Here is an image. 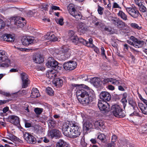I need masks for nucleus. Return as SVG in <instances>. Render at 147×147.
<instances>
[{
	"label": "nucleus",
	"instance_id": "nucleus-1",
	"mask_svg": "<svg viewBox=\"0 0 147 147\" xmlns=\"http://www.w3.org/2000/svg\"><path fill=\"white\" fill-rule=\"evenodd\" d=\"M78 98L80 96L82 98L81 103L83 105H87L91 102L95 98V95L93 91L88 92L83 89L78 90L76 92Z\"/></svg>",
	"mask_w": 147,
	"mask_h": 147
},
{
	"label": "nucleus",
	"instance_id": "nucleus-2",
	"mask_svg": "<svg viewBox=\"0 0 147 147\" xmlns=\"http://www.w3.org/2000/svg\"><path fill=\"white\" fill-rule=\"evenodd\" d=\"M111 111L113 115L116 117L122 118L125 115L123 109L118 105H113L111 108Z\"/></svg>",
	"mask_w": 147,
	"mask_h": 147
},
{
	"label": "nucleus",
	"instance_id": "nucleus-3",
	"mask_svg": "<svg viewBox=\"0 0 147 147\" xmlns=\"http://www.w3.org/2000/svg\"><path fill=\"white\" fill-rule=\"evenodd\" d=\"M67 9L70 14L79 20L82 18V15L80 12L76 11L74 5L71 4H69L67 7Z\"/></svg>",
	"mask_w": 147,
	"mask_h": 147
},
{
	"label": "nucleus",
	"instance_id": "nucleus-4",
	"mask_svg": "<svg viewBox=\"0 0 147 147\" xmlns=\"http://www.w3.org/2000/svg\"><path fill=\"white\" fill-rule=\"evenodd\" d=\"M73 123L72 121L69 122L68 123L64 125L62 130L64 134L70 138H71L72 128Z\"/></svg>",
	"mask_w": 147,
	"mask_h": 147
},
{
	"label": "nucleus",
	"instance_id": "nucleus-5",
	"mask_svg": "<svg viewBox=\"0 0 147 147\" xmlns=\"http://www.w3.org/2000/svg\"><path fill=\"white\" fill-rule=\"evenodd\" d=\"M58 62L55 60L53 58L49 57L48 60L46 64V65L48 68H51L53 69L57 70L60 69L58 65Z\"/></svg>",
	"mask_w": 147,
	"mask_h": 147
},
{
	"label": "nucleus",
	"instance_id": "nucleus-6",
	"mask_svg": "<svg viewBox=\"0 0 147 147\" xmlns=\"http://www.w3.org/2000/svg\"><path fill=\"white\" fill-rule=\"evenodd\" d=\"M71 138H75L78 137L81 134L82 130L81 127L73 123Z\"/></svg>",
	"mask_w": 147,
	"mask_h": 147
},
{
	"label": "nucleus",
	"instance_id": "nucleus-7",
	"mask_svg": "<svg viewBox=\"0 0 147 147\" xmlns=\"http://www.w3.org/2000/svg\"><path fill=\"white\" fill-rule=\"evenodd\" d=\"M126 10L128 13L134 18H137L140 14L139 11L136 8L126 7Z\"/></svg>",
	"mask_w": 147,
	"mask_h": 147
},
{
	"label": "nucleus",
	"instance_id": "nucleus-8",
	"mask_svg": "<svg viewBox=\"0 0 147 147\" xmlns=\"http://www.w3.org/2000/svg\"><path fill=\"white\" fill-rule=\"evenodd\" d=\"M77 66L76 62L74 61H70L65 63L63 65V67L67 70H72L76 68Z\"/></svg>",
	"mask_w": 147,
	"mask_h": 147
},
{
	"label": "nucleus",
	"instance_id": "nucleus-9",
	"mask_svg": "<svg viewBox=\"0 0 147 147\" xmlns=\"http://www.w3.org/2000/svg\"><path fill=\"white\" fill-rule=\"evenodd\" d=\"M21 78L22 81V87L23 88H26L30 84V81L27 74L24 72H22L20 74Z\"/></svg>",
	"mask_w": 147,
	"mask_h": 147
},
{
	"label": "nucleus",
	"instance_id": "nucleus-10",
	"mask_svg": "<svg viewBox=\"0 0 147 147\" xmlns=\"http://www.w3.org/2000/svg\"><path fill=\"white\" fill-rule=\"evenodd\" d=\"M82 115L83 119V127L87 131H88L92 127L93 125L89 122V119L86 116L84 115Z\"/></svg>",
	"mask_w": 147,
	"mask_h": 147
},
{
	"label": "nucleus",
	"instance_id": "nucleus-11",
	"mask_svg": "<svg viewBox=\"0 0 147 147\" xmlns=\"http://www.w3.org/2000/svg\"><path fill=\"white\" fill-rule=\"evenodd\" d=\"M24 139L28 143L34 144L36 142V138L28 133L25 132L24 133Z\"/></svg>",
	"mask_w": 147,
	"mask_h": 147
},
{
	"label": "nucleus",
	"instance_id": "nucleus-12",
	"mask_svg": "<svg viewBox=\"0 0 147 147\" xmlns=\"http://www.w3.org/2000/svg\"><path fill=\"white\" fill-rule=\"evenodd\" d=\"M98 107L101 111L106 112L109 111V105L106 102H102V101L99 100L98 102Z\"/></svg>",
	"mask_w": 147,
	"mask_h": 147
},
{
	"label": "nucleus",
	"instance_id": "nucleus-13",
	"mask_svg": "<svg viewBox=\"0 0 147 147\" xmlns=\"http://www.w3.org/2000/svg\"><path fill=\"white\" fill-rule=\"evenodd\" d=\"M130 39L134 42V47L136 48H141L144 44V42L143 41L140 40L133 36H131Z\"/></svg>",
	"mask_w": 147,
	"mask_h": 147
},
{
	"label": "nucleus",
	"instance_id": "nucleus-14",
	"mask_svg": "<svg viewBox=\"0 0 147 147\" xmlns=\"http://www.w3.org/2000/svg\"><path fill=\"white\" fill-rule=\"evenodd\" d=\"M22 43L24 45H29L35 41L34 38L31 36H27L22 38L21 40Z\"/></svg>",
	"mask_w": 147,
	"mask_h": 147
},
{
	"label": "nucleus",
	"instance_id": "nucleus-15",
	"mask_svg": "<svg viewBox=\"0 0 147 147\" xmlns=\"http://www.w3.org/2000/svg\"><path fill=\"white\" fill-rule=\"evenodd\" d=\"M100 99L104 102L109 101L111 98V96L109 93L106 91H102L100 94Z\"/></svg>",
	"mask_w": 147,
	"mask_h": 147
},
{
	"label": "nucleus",
	"instance_id": "nucleus-16",
	"mask_svg": "<svg viewBox=\"0 0 147 147\" xmlns=\"http://www.w3.org/2000/svg\"><path fill=\"white\" fill-rule=\"evenodd\" d=\"M24 19L20 17H17L15 18L14 20V24L18 27H22L25 24V23L23 22Z\"/></svg>",
	"mask_w": 147,
	"mask_h": 147
},
{
	"label": "nucleus",
	"instance_id": "nucleus-17",
	"mask_svg": "<svg viewBox=\"0 0 147 147\" xmlns=\"http://www.w3.org/2000/svg\"><path fill=\"white\" fill-rule=\"evenodd\" d=\"M88 26L86 24L83 22H79L78 26V31L82 33H84L88 29Z\"/></svg>",
	"mask_w": 147,
	"mask_h": 147
},
{
	"label": "nucleus",
	"instance_id": "nucleus-18",
	"mask_svg": "<svg viewBox=\"0 0 147 147\" xmlns=\"http://www.w3.org/2000/svg\"><path fill=\"white\" fill-rule=\"evenodd\" d=\"M48 135L50 136L52 138L56 137L59 138L61 136V134L59 130L57 129L51 130L49 133Z\"/></svg>",
	"mask_w": 147,
	"mask_h": 147
},
{
	"label": "nucleus",
	"instance_id": "nucleus-19",
	"mask_svg": "<svg viewBox=\"0 0 147 147\" xmlns=\"http://www.w3.org/2000/svg\"><path fill=\"white\" fill-rule=\"evenodd\" d=\"M69 36L71 41L75 44L77 43L78 37L76 34L75 32L72 30H70L69 32Z\"/></svg>",
	"mask_w": 147,
	"mask_h": 147
},
{
	"label": "nucleus",
	"instance_id": "nucleus-20",
	"mask_svg": "<svg viewBox=\"0 0 147 147\" xmlns=\"http://www.w3.org/2000/svg\"><path fill=\"white\" fill-rule=\"evenodd\" d=\"M9 120L11 123L16 125L20 124L19 118L16 116L12 115L9 116Z\"/></svg>",
	"mask_w": 147,
	"mask_h": 147
},
{
	"label": "nucleus",
	"instance_id": "nucleus-21",
	"mask_svg": "<svg viewBox=\"0 0 147 147\" xmlns=\"http://www.w3.org/2000/svg\"><path fill=\"white\" fill-rule=\"evenodd\" d=\"M104 84H106L109 82L114 85H118L119 83V81L115 79L112 78H105L102 81Z\"/></svg>",
	"mask_w": 147,
	"mask_h": 147
},
{
	"label": "nucleus",
	"instance_id": "nucleus-22",
	"mask_svg": "<svg viewBox=\"0 0 147 147\" xmlns=\"http://www.w3.org/2000/svg\"><path fill=\"white\" fill-rule=\"evenodd\" d=\"M56 147H70L69 144L62 140H59L56 144Z\"/></svg>",
	"mask_w": 147,
	"mask_h": 147
},
{
	"label": "nucleus",
	"instance_id": "nucleus-23",
	"mask_svg": "<svg viewBox=\"0 0 147 147\" xmlns=\"http://www.w3.org/2000/svg\"><path fill=\"white\" fill-rule=\"evenodd\" d=\"M7 59L6 52L4 51L0 50V62L5 61Z\"/></svg>",
	"mask_w": 147,
	"mask_h": 147
},
{
	"label": "nucleus",
	"instance_id": "nucleus-24",
	"mask_svg": "<svg viewBox=\"0 0 147 147\" xmlns=\"http://www.w3.org/2000/svg\"><path fill=\"white\" fill-rule=\"evenodd\" d=\"M34 62L37 63H40L43 62L44 59L40 55H36L33 59Z\"/></svg>",
	"mask_w": 147,
	"mask_h": 147
},
{
	"label": "nucleus",
	"instance_id": "nucleus-25",
	"mask_svg": "<svg viewBox=\"0 0 147 147\" xmlns=\"http://www.w3.org/2000/svg\"><path fill=\"white\" fill-rule=\"evenodd\" d=\"M31 97L32 98H36L40 96L39 91L36 88H34L32 89Z\"/></svg>",
	"mask_w": 147,
	"mask_h": 147
},
{
	"label": "nucleus",
	"instance_id": "nucleus-26",
	"mask_svg": "<svg viewBox=\"0 0 147 147\" xmlns=\"http://www.w3.org/2000/svg\"><path fill=\"white\" fill-rule=\"evenodd\" d=\"M138 106L144 114L147 115V105H145L142 103H139Z\"/></svg>",
	"mask_w": 147,
	"mask_h": 147
},
{
	"label": "nucleus",
	"instance_id": "nucleus-27",
	"mask_svg": "<svg viewBox=\"0 0 147 147\" xmlns=\"http://www.w3.org/2000/svg\"><path fill=\"white\" fill-rule=\"evenodd\" d=\"M55 86H57L58 87H60L62 86L63 84L62 80L59 78H57L53 82Z\"/></svg>",
	"mask_w": 147,
	"mask_h": 147
},
{
	"label": "nucleus",
	"instance_id": "nucleus-28",
	"mask_svg": "<svg viewBox=\"0 0 147 147\" xmlns=\"http://www.w3.org/2000/svg\"><path fill=\"white\" fill-rule=\"evenodd\" d=\"M65 57V59H68L70 57L71 53L70 50L68 49H63L62 51Z\"/></svg>",
	"mask_w": 147,
	"mask_h": 147
},
{
	"label": "nucleus",
	"instance_id": "nucleus-29",
	"mask_svg": "<svg viewBox=\"0 0 147 147\" xmlns=\"http://www.w3.org/2000/svg\"><path fill=\"white\" fill-rule=\"evenodd\" d=\"M129 104L131 105L135 110L138 109L137 104L135 101H134L132 98H130L128 100Z\"/></svg>",
	"mask_w": 147,
	"mask_h": 147
},
{
	"label": "nucleus",
	"instance_id": "nucleus-30",
	"mask_svg": "<svg viewBox=\"0 0 147 147\" xmlns=\"http://www.w3.org/2000/svg\"><path fill=\"white\" fill-rule=\"evenodd\" d=\"M104 124V122L101 120H99L96 121L94 124V126L96 128L102 127Z\"/></svg>",
	"mask_w": 147,
	"mask_h": 147
},
{
	"label": "nucleus",
	"instance_id": "nucleus-31",
	"mask_svg": "<svg viewBox=\"0 0 147 147\" xmlns=\"http://www.w3.org/2000/svg\"><path fill=\"white\" fill-rule=\"evenodd\" d=\"M118 15L124 20L126 21L127 20V16L122 11H119L118 13Z\"/></svg>",
	"mask_w": 147,
	"mask_h": 147
},
{
	"label": "nucleus",
	"instance_id": "nucleus-32",
	"mask_svg": "<svg viewBox=\"0 0 147 147\" xmlns=\"http://www.w3.org/2000/svg\"><path fill=\"white\" fill-rule=\"evenodd\" d=\"M52 70H49L48 72L46 73V75L47 77L49 78H54L56 74H52Z\"/></svg>",
	"mask_w": 147,
	"mask_h": 147
},
{
	"label": "nucleus",
	"instance_id": "nucleus-33",
	"mask_svg": "<svg viewBox=\"0 0 147 147\" xmlns=\"http://www.w3.org/2000/svg\"><path fill=\"white\" fill-rule=\"evenodd\" d=\"M46 91V93L49 95L53 96L54 95V91L50 87L47 88Z\"/></svg>",
	"mask_w": 147,
	"mask_h": 147
},
{
	"label": "nucleus",
	"instance_id": "nucleus-34",
	"mask_svg": "<svg viewBox=\"0 0 147 147\" xmlns=\"http://www.w3.org/2000/svg\"><path fill=\"white\" fill-rule=\"evenodd\" d=\"M118 21L115 25H117L120 28H122L125 26V23L123 22L122 20L119 19Z\"/></svg>",
	"mask_w": 147,
	"mask_h": 147
},
{
	"label": "nucleus",
	"instance_id": "nucleus-35",
	"mask_svg": "<svg viewBox=\"0 0 147 147\" xmlns=\"http://www.w3.org/2000/svg\"><path fill=\"white\" fill-rule=\"evenodd\" d=\"M97 138L101 140L102 142H104L106 139V137L104 134H100L98 136Z\"/></svg>",
	"mask_w": 147,
	"mask_h": 147
},
{
	"label": "nucleus",
	"instance_id": "nucleus-36",
	"mask_svg": "<svg viewBox=\"0 0 147 147\" xmlns=\"http://www.w3.org/2000/svg\"><path fill=\"white\" fill-rule=\"evenodd\" d=\"M92 82L94 84L98 86L99 85L100 79L97 77H94L92 78Z\"/></svg>",
	"mask_w": 147,
	"mask_h": 147
},
{
	"label": "nucleus",
	"instance_id": "nucleus-37",
	"mask_svg": "<svg viewBox=\"0 0 147 147\" xmlns=\"http://www.w3.org/2000/svg\"><path fill=\"white\" fill-rule=\"evenodd\" d=\"M43 109L42 108H36L34 109V111L37 115H39L43 112Z\"/></svg>",
	"mask_w": 147,
	"mask_h": 147
},
{
	"label": "nucleus",
	"instance_id": "nucleus-38",
	"mask_svg": "<svg viewBox=\"0 0 147 147\" xmlns=\"http://www.w3.org/2000/svg\"><path fill=\"white\" fill-rule=\"evenodd\" d=\"M139 6V10L142 13H145L147 9L144 5L141 4Z\"/></svg>",
	"mask_w": 147,
	"mask_h": 147
},
{
	"label": "nucleus",
	"instance_id": "nucleus-39",
	"mask_svg": "<svg viewBox=\"0 0 147 147\" xmlns=\"http://www.w3.org/2000/svg\"><path fill=\"white\" fill-rule=\"evenodd\" d=\"M130 26L134 29H137L138 30H140L141 28V27L139 26L138 24L135 23H132L130 24Z\"/></svg>",
	"mask_w": 147,
	"mask_h": 147
},
{
	"label": "nucleus",
	"instance_id": "nucleus-40",
	"mask_svg": "<svg viewBox=\"0 0 147 147\" xmlns=\"http://www.w3.org/2000/svg\"><path fill=\"white\" fill-rule=\"evenodd\" d=\"M49 37L50 39L52 41H56L58 40V38L55 36L54 34H50Z\"/></svg>",
	"mask_w": 147,
	"mask_h": 147
},
{
	"label": "nucleus",
	"instance_id": "nucleus-41",
	"mask_svg": "<svg viewBox=\"0 0 147 147\" xmlns=\"http://www.w3.org/2000/svg\"><path fill=\"white\" fill-rule=\"evenodd\" d=\"M78 41L84 45H86V44L87 43V41L82 38H78V40H77V41L76 44L77 43Z\"/></svg>",
	"mask_w": 147,
	"mask_h": 147
},
{
	"label": "nucleus",
	"instance_id": "nucleus-42",
	"mask_svg": "<svg viewBox=\"0 0 147 147\" xmlns=\"http://www.w3.org/2000/svg\"><path fill=\"white\" fill-rule=\"evenodd\" d=\"M63 20V18H60L56 20L57 23L61 26H62L64 24Z\"/></svg>",
	"mask_w": 147,
	"mask_h": 147
},
{
	"label": "nucleus",
	"instance_id": "nucleus-43",
	"mask_svg": "<svg viewBox=\"0 0 147 147\" xmlns=\"http://www.w3.org/2000/svg\"><path fill=\"white\" fill-rule=\"evenodd\" d=\"M14 40L15 38L14 37L12 36L11 35L9 34L7 41L12 42L14 41Z\"/></svg>",
	"mask_w": 147,
	"mask_h": 147
},
{
	"label": "nucleus",
	"instance_id": "nucleus-44",
	"mask_svg": "<svg viewBox=\"0 0 147 147\" xmlns=\"http://www.w3.org/2000/svg\"><path fill=\"white\" fill-rule=\"evenodd\" d=\"M119 19L117 18H112L111 19V21L113 24L115 25L117 22H118Z\"/></svg>",
	"mask_w": 147,
	"mask_h": 147
},
{
	"label": "nucleus",
	"instance_id": "nucleus-45",
	"mask_svg": "<svg viewBox=\"0 0 147 147\" xmlns=\"http://www.w3.org/2000/svg\"><path fill=\"white\" fill-rule=\"evenodd\" d=\"M80 78L83 81H87L88 80V77L87 75L83 74L81 76Z\"/></svg>",
	"mask_w": 147,
	"mask_h": 147
},
{
	"label": "nucleus",
	"instance_id": "nucleus-46",
	"mask_svg": "<svg viewBox=\"0 0 147 147\" xmlns=\"http://www.w3.org/2000/svg\"><path fill=\"white\" fill-rule=\"evenodd\" d=\"M48 124L49 126L54 127L55 125V121L52 120H49Z\"/></svg>",
	"mask_w": 147,
	"mask_h": 147
},
{
	"label": "nucleus",
	"instance_id": "nucleus-47",
	"mask_svg": "<svg viewBox=\"0 0 147 147\" xmlns=\"http://www.w3.org/2000/svg\"><path fill=\"white\" fill-rule=\"evenodd\" d=\"M103 8L102 7L98 5V13L101 15L103 14Z\"/></svg>",
	"mask_w": 147,
	"mask_h": 147
},
{
	"label": "nucleus",
	"instance_id": "nucleus-48",
	"mask_svg": "<svg viewBox=\"0 0 147 147\" xmlns=\"http://www.w3.org/2000/svg\"><path fill=\"white\" fill-rule=\"evenodd\" d=\"M5 24L3 21L0 19V30L4 28Z\"/></svg>",
	"mask_w": 147,
	"mask_h": 147
},
{
	"label": "nucleus",
	"instance_id": "nucleus-49",
	"mask_svg": "<svg viewBox=\"0 0 147 147\" xmlns=\"http://www.w3.org/2000/svg\"><path fill=\"white\" fill-rule=\"evenodd\" d=\"M143 132L147 133V124H145L141 128Z\"/></svg>",
	"mask_w": 147,
	"mask_h": 147
},
{
	"label": "nucleus",
	"instance_id": "nucleus-50",
	"mask_svg": "<svg viewBox=\"0 0 147 147\" xmlns=\"http://www.w3.org/2000/svg\"><path fill=\"white\" fill-rule=\"evenodd\" d=\"M7 135L9 136L10 137H11V142H13V141H14L16 140V137L10 133H8V134H7Z\"/></svg>",
	"mask_w": 147,
	"mask_h": 147
},
{
	"label": "nucleus",
	"instance_id": "nucleus-51",
	"mask_svg": "<svg viewBox=\"0 0 147 147\" xmlns=\"http://www.w3.org/2000/svg\"><path fill=\"white\" fill-rule=\"evenodd\" d=\"M9 35V34L3 35L2 36L1 38L3 40L7 41Z\"/></svg>",
	"mask_w": 147,
	"mask_h": 147
},
{
	"label": "nucleus",
	"instance_id": "nucleus-52",
	"mask_svg": "<svg viewBox=\"0 0 147 147\" xmlns=\"http://www.w3.org/2000/svg\"><path fill=\"white\" fill-rule=\"evenodd\" d=\"M101 55L102 56H104L105 58H107V57L105 53V50L103 47H102L101 48Z\"/></svg>",
	"mask_w": 147,
	"mask_h": 147
},
{
	"label": "nucleus",
	"instance_id": "nucleus-53",
	"mask_svg": "<svg viewBox=\"0 0 147 147\" xmlns=\"http://www.w3.org/2000/svg\"><path fill=\"white\" fill-rule=\"evenodd\" d=\"M121 102L123 104V108H124L126 106V103L127 102V100L126 99L122 98L121 100Z\"/></svg>",
	"mask_w": 147,
	"mask_h": 147
},
{
	"label": "nucleus",
	"instance_id": "nucleus-54",
	"mask_svg": "<svg viewBox=\"0 0 147 147\" xmlns=\"http://www.w3.org/2000/svg\"><path fill=\"white\" fill-rule=\"evenodd\" d=\"M117 137L115 135H113L112 136L111 141L113 142H115L117 140Z\"/></svg>",
	"mask_w": 147,
	"mask_h": 147
},
{
	"label": "nucleus",
	"instance_id": "nucleus-55",
	"mask_svg": "<svg viewBox=\"0 0 147 147\" xmlns=\"http://www.w3.org/2000/svg\"><path fill=\"white\" fill-rule=\"evenodd\" d=\"M87 46L88 47H93L94 45L92 43H90L88 42L87 41V43L86 44V45H85Z\"/></svg>",
	"mask_w": 147,
	"mask_h": 147
},
{
	"label": "nucleus",
	"instance_id": "nucleus-56",
	"mask_svg": "<svg viewBox=\"0 0 147 147\" xmlns=\"http://www.w3.org/2000/svg\"><path fill=\"white\" fill-rule=\"evenodd\" d=\"M94 49V51L97 53H98L99 52V49L96 47L94 45L93 47H92Z\"/></svg>",
	"mask_w": 147,
	"mask_h": 147
},
{
	"label": "nucleus",
	"instance_id": "nucleus-57",
	"mask_svg": "<svg viewBox=\"0 0 147 147\" xmlns=\"http://www.w3.org/2000/svg\"><path fill=\"white\" fill-rule=\"evenodd\" d=\"M113 8H119L120 7L119 5L116 3H113Z\"/></svg>",
	"mask_w": 147,
	"mask_h": 147
},
{
	"label": "nucleus",
	"instance_id": "nucleus-58",
	"mask_svg": "<svg viewBox=\"0 0 147 147\" xmlns=\"http://www.w3.org/2000/svg\"><path fill=\"white\" fill-rule=\"evenodd\" d=\"M135 3L138 5V6H140L142 4L141 3V0H135Z\"/></svg>",
	"mask_w": 147,
	"mask_h": 147
},
{
	"label": "nucleus",
	"instance_id": "nucleus-59",
	"mask_svg": "<svg viewBox=\"0 0 147 147\" xmlns=\"http://www.w3.org/2000/svg\"><path fill=\"white\" fill-rule=\"evenodd\" d=\"M9 107H4L3 110V113H6L9 110Z\"/></svg>",
	"mask_w": 147,
	"mask_h": 147
},
{
	"label": "nucleus",
	"instance_id": "nucleus-60",
	"mask_svg": "<svg viewBox=\"0 0 147 147\" xmlns=\"http://www.w3.org/2000/svg\"><path fill=\"white\" fill-rule=\"evenodd\" d=\"M48 5H44L42 8V10L47 11L48 10Z\"/></svg>",
	"mask_w": 147,
	"mask_h": 147
},
{
	"label": "nucleus",
	"instance_id": "nucleus-61",
	"mask_svg": "<svg viewBox=\"0 0 147 147\" xmlns=\"http://www.w3.org/2000/svg\"><path fill=\"white\" fill-rule=\"evenodd\" d=\"M51 8L53 10H59L60 9L59 7L53 5L51 7Z\"/></svg>",
	"mask_w": 147,
	"mask_h": 147
},
{
	"label": "nucleus",
	"instance_id": "nucleus-62",
	"mask_svg": "<svg viewBox=\"0 0 147 147\" xmlns=\"http://www.w3.org/2000/svg\"><path fill=\"white\" fill-rule=\"evenodd\" d=\"M108 88L109 90H114L115 87L112 85H109L108 86Z\"/></svg>",
	"mask_w": 147,
	"mask_h": 147
},
{
	"label": "nucleus",
	"instance_id": "nucleus-63",
	"mask_svg": "<svg viewBox=\"0 0 147 147\" xmlns=\"http://www.w3.org/2000/svg\"><path fill=\"white\" fill-rule=\"evenodd\" d=\"M42 141H43L45 143H47L49 141V140L48 139L46 138L45 137H44L43 138H42Z\"/></svg>",
	"mask_w": 147,
	"mask_h": 147
},
{
	"label": "nucleus",
	"instance_id": "nucleus-64",
	"mask_svg": "<svg viewBox=\"0 0 147 147\" xmlns=\"http://www.w3.org/2000/svg\"><path fill=\"white\" fill-rule=\"evenodd\" d=\"M25 126L26 127H29L31 126V124L30 123L27 122H25Z\"/></svg>",
	"mask_w": 147,
	"mask_h": 147
}]
</instances>
